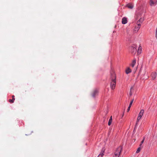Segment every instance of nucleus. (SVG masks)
I'll return each mask as SVG.
<instances>
[{
	"label": "nucleus",
	"instance_id": "obj_1",
	"mask_svg": "<svg viewBox=\"0 0 157 157\" xmlns=\"http://www.w3.org/2000/svg\"><path fill=\"white\" fill-rule=\"evenodd\" d=\"M123 148L121 146L118 147L116 149L113 157H119L121 152L122 151Z\"/></svg>",
	"mask_w": 157,
	"mask_h": 157
},
{
	"label": "nucleus",
	"instance_id": "obj_2",
	"mask_svg": "<svg viewBox=\"0 0 157 157\" xmlns=\"http://www.w3.org/2000/svg\"><path fill=\"white\" fill-rule=\"evenodd\" d=\"M111 78V80H116V75L114 71L112 70L110 71Z\"/></svg>",
	"mask_w": 157,
	"mask_h": 157
},
{
	"label": "nucleus",
	"instance_id": "obj_3",
	"mask_svg": "<svg viewBox=\"0 0 157 157\" xmlns=\"http://www.w3.org/2000/svg\"><path fill=\"white\" fill-rule=\"evenodd\" d=\"M116 82V80H111V82L110 83V87L112 89H114L115 88Z\"/></svg>",
	"mask_w": 157,
	"mask_h": 157
},
{
	"label": "nucleus",
	"instance_id": "obj_4",
	"mask_svg": "<svg viewBox=\"0 0 157 157\" xmlns=\"http://www.w3.org/2000/svg\"><path fill=\"white\" fill-rule=\"evenodd\" d=\"M157 4V0H150V4L151 6H154Z\"/></svg>",
	"mask_w": 157,
	"mask_h": 157
},
{
	"label": "nucleus",
	"instance_id": "obj_5",
	"mask_svg": "<svg viewBox=\"0 0 157 157\" xmlns=\"http://www.w3.org/2000/svg\"><path fill=\"white\" fill-rule=\"evenodd\" d=\"M141 25L140 23H137V25H136L134 29V31L136 32H137L138 31L139 29L140 28V27Z\"/></svg>",
	"mask_w": 157,
	"mask_h": 157
},
{
	"label": "nucleus",
	"instance_id": "obj_6",
	"mask_svg": "<svg viewBox=\"0 0 157 157\" xmlns=\"http://www.w3.org/2000/svg\"><path fill=\"white\" fill-rule=\"evenodd\" d=\"M136 48H135L133 47H132L131 48V52L132 53H135V52H136Z\"/></svg>",
	"mask_w": 157,
	"mask_h": 157
},
{
	"label": "nucleus",
	"instance_id": "obj_7",
	"mask_svg": "<svg viewBox=\"0 0 157 157\" xmlns=\"http://www.w3.org/2000/svg\"><path fill=\"white\" fill-rule=\"evenodd\" d=\"M151 75L152 79H154L156 77V74L155 72H153L152 73Z\"/></svg>",
	"mask_w": 157,
	"mask_h": 157
},
{
	"label": "nucleus",
	"instance_id": "obj_8",
	"mask_svg": "<svg viewBox=\"0 0 157 157\" xmlns=\"http://www.w3.org/2000/svg\"><path fill=\"white\" fill-rule=\"evenodd\" d=\"M127 22V18L124 17L122 18V23L123 24H126Z\"/></svg>",
	"mask_w": 157,
	"mask_h": 157
},
{
	"label": "nucleus",
	"instance_id": "obj_9",
	"mask_svg": "<svg viewBox=\"0 0 157 157\" xmlns=\"http://www.w3.org/2000/svg\"><path fill=\"white\" fill-rule=\"evenodd\" d=\"M98 93V91L97 90H94L92 94V97H94Z\"/></svg>",
	"mask_w": 157,
	"mask_h": 157
},
{
	"label": "nucleus",
	"instance_id": "obj_10",
	"mask_svg": "<svg viewBox=\"0 0 157 157\" xmlns=\"http://www.w3.org/2000/svg\"><path fill=\"white\" fill-rule=\"evenodd\" d=\"M134 99H133L130 102V103L129 104V106L128 107V108L127 110V112H128L130 110V108L131 106V105L132 104V103Z\"/></svg>",
	"mask_w": 157,
	"mask_h": 157
},
{
	"label": "nucleus",
	"instance_id": "obj_11",
	"mask_svg": "<svg viewBox=\"0 0 157 157\" xmlns=\"http://www.w3.org/2000/svg\"><path fill=\"white\" fill-rule=\"evenodd\" d=\"M144 109H141L140 112L139 113V114H138V116H140V117H142V116H143V114H144Z\"/></svg>",
	"mask_w": 157,
	"mask_h": 157
},
{
	"label": "nucleus",
	"instance_id": "obj_12",
	"mask_svg": "<svg viewBox=\"0 0 157 157\" xmlns=\"http://www.w3.org/2000/svg\"><path fill=\"white\" fill-rule=\"evenodd\" d=\"M127 7L129 9H132L133 7V5L131 3H128L127 5Z\"/></svg>",
	"mask_w": 157,
	"mask_h": 157
},
{
	"label": "nucleus",
	"instance_id": "obj_13",
	"mask_svg": "<svg viewBox=\"0 0 157 157\" xmlns=\"http://www.w3.org/2000/svg\"><path fill=\"white\" fill-rule=\"evenodd\" d=\"M136 63V60L135 59L133 60L131 64V66L132 67H133Z\"/></svg>",
	"mask_w": 157,
	"mask_h": 157
},
{
	"label": "nucleus",
	"instance_id": "obj_14",
	"mask_svg": "<svg viewBox=\"0 0 157 157\" xmlns=\"http://www.w3.org/2000/svg\"><path fill=\"white\" fill-rule=\"evenodd\" d=\"M125 72L127 74H128L131 72V70L129 67H128L126 70Z\"/></svg>",
	"mask_w": 157,
	"mask_h": 157
},
{
	"label": "nucleus",
	"instance_id": "obj_15",
	"mask_svg": "<svg viewBox=\"0 0 157 157\" xmlns=\"http://www.w3.org/2000/svg\"><path fill=\"white\" fill-rule=\"evenodd\" d=\"M141 117H140V116H138L137 118V120L136 121V126L137 125L138 122H139V121H140V120L141 119Z\"/></svg>",
	"mask_w": 157,
	"mask_h": 157
},
{
	"label": "nucleus",
	"instance_id": "obj_16",
	"mask_svg": "<svg viewBox=\"0 0 157 157\" xmlns=\"http://www.w3.org/2000/svg\"><path fill=\"white\" fill-rule=\"evenodd\" d=\"M141 50H142L141 46L140 45L139 47V48H138V53H140Z\"/></svg>",
	"mask_w": 157,
	"mask_h": 157
},
{
	"label": "nucleus",
	"instance_id": "obj_17",
	"mask_svg": "<svg viewBox=\"0 0 157 157\" xmlns=\"http://www.w3.org/2000/svg\"><path fill=\"white\" fill-rule=\"evenodd\" d=\"M144 140H145V137H144L143 139L141 141V143L140 144V146H141L142 145V144H143V143H144Z\"/></svg>",
	"mask_w": 157,
	"mask_h": 157
},
{
	"label": "nucleus",
	"instance_id": "obj_18",
	"mask_svg": "<svg viewBox=\"0 0 157 157\" xmlns=\"http://www.w3.org/2000/svg\"><path fill=\"white\" fill-rule=\"evenodd\" d=\"M143 21V19L142 18H140L139 21L137 22V23H138L139 22H142Z\"/></svg>",
	"mask_w": 157,
	"mask_h": 157
},
{
	"label": "nucleus",
	"instance_id": "obj_19",
	"mask_svg": "<svg viewBox=\"0 0 157 157\" xmlns=\"http://www.w3.org/2000/svg\"><path fill=\"white\" fill-rule=\"evenodd\" d=\"M15 100H13V99H9V101L11 103H13L14 102V101Z\"/></svg>",
	"mask_w": 157,
	"mask_h": 157
},
{
	"label": "nucleus",
	"instance_id": "obj_20",
	"mask_svg": "<svg viewBox=\"0 0 157 157\" xmlns=\"http://www.w3.org/2000/svg\"><path fill=\"white\" fill-rule=\"evenodd\" d=\"M103 155V153H101L98 155V157H102Z\"/></svg>",
	"mask_w": 157,
	"mask_h": 157
},
{
	"label": "nucleus",
	"instance_id": "obj_21",
	"mask_svg": "<svg viewBox=\"0 0 157 157\" xmlns=\"http://www.w3.org/2000/svg\"><path fill=\"white\" fill-rule=\"evenodd\" d=\"M131 89H130V92H129V95L130 96H132V90H131Z\"/></svg>",
	"mask_w": 157,
	"mask_h": 157
},
{
	"label": "nucleus",
	"instance_id": "obj_22",
	"mask_svg": "<svg viewBox=\"0 0 157 157\" xmlns=\"http://www.w3.org/2000/svg\"><path fill=\"white\" fill-rule=\"evenodd\" d=\"M112 120H109V122H108V125L109 126H110L111 125V123H112Z\"/></svg>",
	"mask_w": 157,
	"mask_h": 157
},
{
	"label": "nucleus",
	"instance_id": "obj_23",
	"mask_svg": "<svg viewBox=\"0 0 157 157\" xmlns=\"http://www.w3.org/2000/svg\"><path fill=\"white\" fill-rule=\"evenodd\" d=\"M140 147L138 148L137 151H136V153H138L140 151Z\"/></svg>",
	"mask_w": 157,
	"mask_h": 157
},
{
	"label": "nucleus",
	"instance_id": "obj_24",
	"mask_svg": "<svg viewBox=\"0 0 157 157\" xmlns=\"http://www.w3.org/2000/svg\"><path fill=\"white\" fill-rule=\"evenodd\" d=\"M12 98H13V100H15V99L14 98V95H13L12 96Z\"/></svg>",
	"mask_w": 157,
	"mask_h": 157
},
{
	"label": "nucleus",
	"instance_id": "obj_25",
	"mask_svg": "<svg viewBox=\"0 0 157 157\" xmlns=\"http://www.w3.org/2000/svg\"><path fill=\"white\" fill-rule=\"evenodd\" d=\"M136 126H136V125H135V128H134V130H133V132H135V129H136Z\"/></svg>",
	"mask_w": 157,
	"mask_h": 157
},
{
	"label": "nucleus",
	"instance_id": "obj_26",
	"mask_svg": "<svg viewBox=\"0 0 157 157\" xmlns=\"http://www.w3.org/2000/svg\"><path fill=\"white\" fill-rule=\"evenodd\" d=\"M109 120H112V116H111L110 117V119H109Z\"/></svg>",
	"mask_w": 157,
	"mask_h": 157
},
{
	"label": "nucleus",
	"instance_id": "obj_27",
	"mask_svg": "<svg viewBox=\"0 0 157 157\" xmlns=\"http://www.w3.org/2000/svg\"><path fill=\"white\" fill-rule=\"evenodd\" d=\"M155 34H157V27L156 29Z\"/></svg>",
	"mask_w": 157,
	"mask_h": 157
}]
</instances>
